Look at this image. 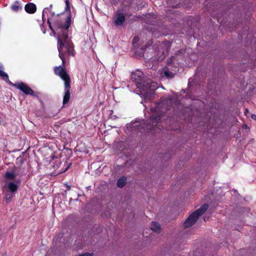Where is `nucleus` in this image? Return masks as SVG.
<instances>
[{
    "mask_svg": "<svg viewBox=\"0 0 256 256\" xmlns=\"http://www.w3.org/2000/svg\"><path fill=\"white\" fill-rule=\"evenodd\" d=\"M16 161H17V162H20L21 164H22V163L24 162V160L20 156L18 157L16 159Z\"/></svg>",
    "mask_w": 256,
    "mask_h": 256,
    "instance_id": "24",
    "label": "nucleus"
},
{
    "mask_svg": "<svg viewBox=\"0 0 256 256\" xmlns=\"http://www.w3.org/2000/svg\"><path fill=\"white\" fill-rule=\"evenodd\" d=\"M174 73L170 72L168 70H165L164 71V76L168 78H171L174 76Z\"/></svg>",
    "mask_w": 256,
    "mask_h": 256,
    "instance_id": "16",
    "label": "nucleus"
},
{
    "mask_svg": "<svg viewBox=\"0 0 256 256\" xmlns=\"http://www.w3.org/2000/svg\"><path fill=\"white\" fill-rule=\"evenodd\" d=\"M139 40V38L138 36H134L132 44L134 47L135 46L136 44Z\"/></svg>",
    "mask_w": 256,
    "mask_h": 256,
    "instance_id": "22",
    "label": "nucleus"
},
{
    "mask_svg": "<svg viewBox=\"0 0 256 256\" xmlns=\"http://www.w3.org/2000/svg\"><path fill=\"white\" fill-rule=\"evenodd\" d=\"M160 116L152 115L148 120V122L146 124V128L147 130H152L154 129L155 126H157V124L160 120Z\"/></svg>",
    "mask_w": 256,
    "mask_h": 256,
    "instance_id": "7",
    "label": "nucleus"
},
{
    "mask_svg": "<svg viewBox=\"0 0 256 256\" xmlns=\"http://www.w3.org/2000/svg\"><path fill=\"white\" fill-rule=\"evenodd\" d=\"M8 187L12 192H15L18 190V186L13 182H10L8 185Z\"/></svg>",
    "mask_w": 256,
    "mask_h": 256,
    "instance_id": "14",
    "label": "nucleus"
},
{
    "mask_svg": "<svg viewBox=\"0 0 256 256\" xmlns=\"http://www.w3.org/2000/svg\"><path fill=\"white\" fill-rule=\"evenodd\" d=\"M208 205L204 204L200 208L192 212L185 220L184 226L185 228L192 226L196 223L198 218L202 215L208 208Z\"/></svg>",
    "mask_w": 256,
    "mask_h": 256,
    "instance_id": "3",
    "label": "nucleus"
},
{
    "mask_svg": "<svg viewBox=\"0 0 256 256\" xmlns=\"http://www.w3.org/2000/svg\"><path fill=\"white\" fill-rule=\"evenodd\" d=\"M175 59L174 56H172L169 60L167 61L168 64H172L173 63L174 60Z\"/></svg>",
    "mask_w": 256,
    "mask_h": 256,
    "instance_id": "20",
    "label": "nucleus"
},
{
    "mask_svg": "<svg viewBox=\"0 0 256 256\" xmlns=\"http://www.w3.org/2000/svg\"><path fill=\"white\" fill-rule=\"evenodd\" d=\"M171 102V100L168 99L166 100V103Z\"/></svg>",
    "mask_w": 256,
    "mask_h": 256,
    "instance_id": "30",
    "label": "nucleus"
},
{
    "mask_svg": "<svg viewBox=\"0 0 256 256\" xmlns=\"http://www.w3.org/2000/svg\"><path fill=\"white\" fill-rule=\"evenodd\" d=\"M124 9H118L113 16L114 23L116 26H122L125 21L126 17L124 13Z\"/></svg>",
    "mask_w": 256,
    "mask_h": 256,
    "instance_id": "5",
    "label": "nucleus"
},
{
    "mask_svg": "<svg viewBox=\"0 0 256 256\" xmlns=\"http://www.w3.org/2000/svg\"><path fill=\"white\" fill-rule=\"evenodd\" d=\"M71 14H70L65 21L59 18L53 20L54 28L56 30H60L58 38H60L61 40H67L68 38V29L71 24Z\"/></svg>",
    "mask_w": 256,
    "mask_h": 256,
    "instance_id": "1",
    "label": "nucleus"
},
{
    "mask_svg": "<svg viewBox=\"0 0 256 256\" xmlns=\"http://www.w3.org/2000/svg\"><path fill=\"white\" fill-rule=\"evenodd\" d=\"M64 47V42L60 40V38H58V49L59 52V57L62 60V65L64 64L65 60L64 54L62 52V50Z\"/></svg>",
    "mask_w": 256,
    "mask_h": 256,
    "instance_id": "8",
    "label": "nucleus"
},
{
    "mask_svg": "<svg viewBox=\"0 0 256 256\" xmlns=\"http://www.w3.org/2000/svg\"><path fill=\"white\" fill-rule=\"evenodd\" d=\"M50 16H49L48 18H52L54 20H55L56 19L58 18H56V14H54V12H51L50 13Z\"/></svg>",
    "mask_w": 256,
    "mask_h": 256,
    "instance_id": "25",
    "label": "nucleus"
},
{
    "mask_svg": "<svg viewBox=\"0 0 256 256\" xmlns=\"http://www.w3.org/2000/svg\"><path fill=\"white\" fill-rule=\"evenodd\" d=\"M66 8H65L66 10H69L70 14V5H69L68 1V0H66Z\"/></svg>",
    "mask_w": 256,
    "mask_h": 256,
    "instance_id": "21",
    "label": "nucleus"
},
{
    "mask_svg": "<svg viewBox=\"0 0 256 256\" xmlns=\"http://www.w3.org/2000/svg\"><path fill=\"white\" fill-rule=\"evenodd\" d=\"M70 164H68V166L67 167V168L66 169V170H66L68 168H69V166H70Z\"/></svg>",
    "mask_w": 256,
    "mask_h": 256,
    "instance_id": "31",
    "label": "nucleus"
},
{
    "mask_svg": "<svg viewBox=\"0 0 256 256\" xmlns=\"http://www.w3.org/2000/svg\"><path fill=\"white\" fill-rule=\"evenodd\" d=\"M24 9L28 14H34L36 10V6L35 4L30 2L25 6Z\"/></svg>",
    "mask_w": 256,
    "mask_h": 256,
    "instance_id": "11",
    "label": "nucleus"
},
{
    "mask_svg": "<svg viewBox=\"0 0 256 256\" xmlns=\"http://www.w3.org/2000/svg\"><path fill=\"white\" fill-rule=\"evenodd\" d=\"M110 2L112 4H116L118 3L119 0H110Z\"/></svg>",
    "mask_w": 256,
    "mask_h": 256,
    "instance_id": "26",
    "label": "nucleus"
},
{
    "mask_svg": "<svg viewBox=\"0 0 256 256\" xmlns=\"http://www.w3.org/2000/svg\"><path fill=\"white\" fill-rule=\"evenodd\" d=\"M12 195L10 192H8L6 193V200L8 202H9L12 199Z\"/></svg>",
    "mask_w": 256,
    "mask_h": 256,
    "instance_id": "19",
    "label": "nucleus"
},
{
    "mask_svg": "<svg viewBox=\"0 0 256 256\" xmlns=\"http://www.w3.org/2000/svg\"><path fill=\"white\" fill-rule=\"evenodd\" d=\"M146 46H145L144 47L143 46L141 49H140V56H144V50L146 49Z\"/></svg>",
    "mask_w": 256,
    "mask_h": 256,
    "instance_id": "23",
    "label": "nucleus"
},
{
    "mask_svg": "<svg viewBox=\"0 0 256 256\" xmlns=\"http://www.w3.org/2000/svg\"><path fill=\"white\" fill-rule=\"evenodd\" d=\"M2 66H0V76H2L4 80H6L8 79V76L7 74L2 70Z\"/></svg>",
    "mask_w": 256,
    "mask_h": 256,
    "instance_id": "17",
    "label": "nucleus"
},
{
    "mask_svg": "<svg viewBox=\"0 0 256 256\" xmlns=\"http://www.w3.org/2000/svg\"><path fill=\"white\" fill-rule=\"evenodd\" d=\"M150 228L152 230L158 233L160 232V226L158 222H152L150 224Z\"/></svg>",
    "mask_w": 256,
    "mask_h": 256,
    "instance_id": "12",
    "label": "nucleus"
},
{
    "mask_svg": "<svg viewBox=\"0 0 256 256\" xmlns=\"http://www.w3.org/2000/svg\"><path fill=\"white\" fill-rule=\"evenodd\" d=\"M251 118L252 119L254 120H256V115L254 114H252L251 115Z\"/></svg>",
    "mask_w": 256,
    "mask_h": 256,
    "instance_id": "27",
    "label": "nucleus"
},
{
    "mask_svg": "<svg viewBox=\"0 0 256 256\" xmlns=\"http://www.w3.org/2000/svg\"><path fill=\"white\" fill-rule=\"evenodd\" d=\"M56 74L60 76L64 82V94L63 98V104L68 103L70 98V79L68 74L61 66H56L54 70Z\"/></svg>",
    "mask_w": 256,
    "mask_h": 256,
    "instance_id": "2",
    "label": "nucleus"
},
{
    "mask_svg": "<svg viewBox=\"0 0 256 256\" xmlns=\"http://www.w3.org/2000/svg\"><path fill=\"white\" fill-rule=\"evenodd\" d=\"M143 76L142 72L138 71L136 72H133L132 74V80L134 81H136L138 82V86L140 88H142L144 90H147L150 89V90H153L156 89L155 83L148 80L146 82H140L141 78Z\"/></svg>",
    "mask_w": 256,
    "mask_h": 256,
    "instance_id": "4",
    "label": "nucleus"
},
{
    "mask_svg": "<svg viewBox=\"0 0 256 256\" xmlns=\"http://www.w3.org/2000/svg\"><path fill=\"white\" fill-rule=\"evenodd\" d=\"M66 40L62 41L64 42V46L66 44L65 47L66 49V52L70 56H74V49L73 44L70 42H66Z\"/></svg>",
    "mask_w": 256,
    "mask_h": 256,
    "instance_id": "9",
    "label": "nucleus"
},
{
    "mask_svg": "<svg viewBox=\"0 0 256 256\" xmlns=\"http://www.w3.org/2000/svg\"><path fill=\"white\" fill-rule=\"evenodd\" d=\"M48 8H45L43 11V14L46 12V10H48ZM44 16V14H42V17Z\"/></svg>",
    "mask_w": 256,
    "mask_h": 256,
    "instance_id": "29",
    "label": "nucleus"
},
{
    "mask_svg": "<svg viewBox=\"0 0 256 256\" xmlns=\"http://www.w3.org/2000/svg\"><path fill=\"white\" fill-rule=\"evenodd\" d=\"M52 4H51V5L50 6V8H51L52 7Z\"/></svg>",
    "mask_w": 256,
    "mask_h": 256,
    "instance_id": "32",
    "label": "nucleus"
},
{
    "mask_svg": "<svg viewBox=\"0 0 256 256\" xmlns=\"http://www.w3.org/2000/svg\"><path fill=\"white\" fill-rule=\"evenodd\" d=\"M54 20L52 18H48V24L49 28L50 29V30L54 32V34H55V31L54 28H52L51 24V21L53 22Z\"/></svg>",
    "mask_w": 256,
    "mask_h": 256,
    "instance_id": "18",
    "label": "nucleus"
},
{
    "mask_svg": "<svg viewBox=\"0 0 256 256\" xmlns=\"http://www.w3.org/2000/svg\"><path fill=\"white\" fill-rule=\"evenodd\" d=\"M12 85L17 89L20 90L26 94H29L33 96H37L35 94L34 91L28 85L22 82L12 84Z\"/></svg>",
    "mask_w": 256,
    "mask_h": 256,
    "instance_id": "6",
    "label": "nucleus"
},
{
    "mask_svg": "<svg viewBox=\"0 0 256 256\" xmlns=\"http://www.w3.org/2000/svg\"><path fill=\"white\" fill-rule=\"evenodd\" d=\"M126 177L120 178L117 181V186L118 188H122L126 184Z\"/></svg>",
    "mask_w": 256,
    "mask_h": 256,
    "instance_id": "13",
    "label": "nucleus"
},
{
    "mask_svg": "<svg viewBox=\"0 0 256 256\" xmlns=\"http://www.w3.org/2000/svg\"><path fill=\"white\" fill-rule=\"evenodd\" d=\"M164 56H165V55L162 56H160V58H158V60H162L164 58Z\"/></svg>",
    "mask_w": 256,
    "mask_h": 256,
    "instance_id": "28",
    "label": "nucleus"
},
{
    "mask_svg": "<svg viewBox=\"0 0 256 256\" xmlns=\"http://www.w3.org/2000/svg\"><path fill=\"white\" fill-rule=\"evenodd\" d=\"M18 169L20 170V168H14V172H6L5 174V177L10 180H13L15 178L16 176L22 174L24 173V172H19Z\"/></svg>",
    "mask_w": 256,
    "mask_h": 256,
    "instance_id": "10",
    "label": "nucleus"
},
{
    "mask_svg": "<svg viewBox=\"0 0 256 256\" xmlns=\"http://www.w3.org/2000/svg\"><path fill=\"white\" fill-rule=\"evenodd\" d=\"M22 8V7L18 1H16L12 6V9L15 12Z\"/></svg>",
    "mask_w": 256,
    "mask_h": 256,
    "instance_id": "15",
    "label": "nucleus"
}]
</instances>
